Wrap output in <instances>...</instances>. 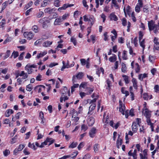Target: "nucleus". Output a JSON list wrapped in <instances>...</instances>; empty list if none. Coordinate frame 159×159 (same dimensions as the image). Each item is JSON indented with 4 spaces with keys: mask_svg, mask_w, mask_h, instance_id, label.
Returning a JSON list of instances; mask_svg holds the SVG:
<instances>
[{
    "mask_svg": "<svg viewBox=\"0 0 159 159\" xmlns=\"http://www.w3.org/2000/svg\"><path fill=\"white\" fill-rule=\"evenodd\" d=\"M132 81L133 83V86L136 89H137V81L136 79L133 78Z\"/></svg>",
    "mask_w": 159,
    "mask_h": 159,
    "instance_id": "12",
    "label": "nucleus"
},
{
    "mask_svg": "<svg viewBox=\"0 0 159 159\" xmlns=\"http://www.w3.org/2000/svg\"><path fill=\"white\" fill-rule=\"evenodd\" d=\"M113 56L109 58V60L111 62H114L116 60V56L113 54Z\"/></svg>",
    "mask_w": 159,
    "mask_h": 159,
    "instance_id": "16",
    "label": "nucleus"
},
{
    "mask_svg": "<svg viewBox=\"0 0 159 159\" xmlns=\"http://www.w3.org/2000/svg\"><path fill=\"white\" fill-rule=\"evenodd\" d=\"M32 30L35 32H38V27L36 25H34L32 28Z\"/></svg>",
    "mask_w": 159,
    "mask_h": 159,
    "instance_id": "63",
    "label": "nucleus"
},
{
    "mask_svg": "<svg viewBox=\"0 0 159 159\" xmlns=\"http://www.w3.org/2000/svg\"><path fill=\"white\" fill-rule=\"evenodd\" d=\"M138 3L137 5H138L139 6H140V7H142L143 5V0H138Z\"/></svg>",
    "mask_w": 159,
    "mask_h": 159,
    "instance_id": "62",
    "label": "nucleus"
},
{
    "mask_svg": "<svg viewBox=\"0 0 159 159\" xmlns=\"http://www.w3.org/2000/svg\"><path fill=\"white\" fill-rule=\"evenodd\" d=\"M80 61L82 65L84 66L86 64L87 61L84 59H81Z\"/></svg>",
    "mask_w": 159,
    "mask_h": 159,
    "instance_id": "54",
    "label": "nucleus"
},
{
    "mask_svg": "<svg viewBox=\"0 0 159 159\" xmlns=\"http://www.w3.org/2000/svg\"><path fill=\"white\" fill-rule=\"evenodd\" d=\"M48 4V0H44L43 1V2L42 3L41 6V7H44L47 6Z\"/></svg>",
    "mask_w": 159,
    "mask_h": 159,
    "instance_id": "33",
    "label": "nucleus"
},
{
    "mask_svg": "<svg viewBox=\"0 0 159 159\" xmlns=\"http://www.w3.org/2000/svg\"><path fill=\"white\" fill-rule=\"evenodd\" d=\"M87 86V83L85 82H82L80 85V88H83L84 89L85 88V87Z\"/></svg>",
    "mask_w": 159,
    "mask_h": 159,
    "instance_id": "38",
    "label": "nucleus"
},
{
    "mask_svg": "<svg viewBox=\"0 0 159 159\" xmlns=\"http://www.w3.org/2000/svg\"><path fill=\"white\" fill-rule=\"evenodd\" d=\"M91 155L90 154L87 153L83 157V159H90Z\"/></svg>",
    "mask_w": 159,
    "mask_h": 159,
    "instance_id": "52",
    "label": "nucleus"
},
{
    "mask_svg": "<svg viewBox=\"0 0 159 159\" xmlns=\"http://www.w3.org/2000/svg\"><path fill=\"white\" fill-rule=\"evenodd\" d=\"M11 54V51L9 50H7L6 53L4 57V59H5L8 57Z\"/></svg>",
    "mask_w": 159,
    "mask_h": 159,
    "instance_id": "36",
    "label": "nucleus"
},
{
    "mask_svg": "<svg viewBox=\"0 0 159 159\" xmlns=\"http://www.w3.org/2000/svg\"><path fill=\"white\" fill-rule=\"evenodd\" d=\"M44 15V13L43 12L41 11L38 13H37L36 14V16L38 18H40L42 16H43Z\"/></svg>",
    "mask_w": 159,
    "mask_h": 159,
    "instance_id": "37",
    "label": "nucleus"
},
{
    "mask_svg": "<svg viewBox=\"0 0 159 159\" xmlns=\"http://www.w3.org/2000/svg\"><path fill=\"white\" fill-rule=\"evenodd\" d=\"M77 145V142L74 143L73 142L69 146V148H73L76 147Z\"/></svg>",
    "mask_w": 159,
    "mask_h": 159,
    "instance_id": "29",
    "label": "nucleus"
},
{
    "mask_svg": "<svg viewBox=\"0 0 159 159\" xmlns=\"http://www.w3.org/2000/svg\"><path fill=\"white\" fill-rule=\"evenodd\" d=\"M28 146L29 148L33 149L34 150H35L37 149V148H35L34 143L31 144L30 142H29L28 144Z\"/></svg>",
    "mask_w": 159,
    "mask_h": 159,
    "instance_id": "30",
    "label": "nucleus"
},
{
    "mask_svg": "<svg viewBox=\"0 0 159 159\" xmlns=\"http://www.w3.org/2000/svg\"><path fill=\"white\" fill-rule=\"evenodd\" d=\"M89 21L91 22L90 25L91 26L93 24L95 21V19L94 17L93 16H90L89 19Z\"/></svg>",
    "mask_w": 159,
    "mask_h": 159,
    "instance_id": "18",
    "label": "nucleus"
},
{
    "mask_svg": "<svg viewBox=\"0 0 159 159\" xmlns=\"http://www.w3.org/2000/svg\"><path fill=\"white\" fill-rule=\"evenodd\" d=\"M37 67V66L34 65H30L29 64H28L26 65L25 66V69H27V68H36Z\"/></svg>",
    "mask_w": 159,
    "mask_h": 159,
    "instance_id": "28",
    "label": "nucleus"
},
{
    "mask_svg": "<svg viewBox=\"0 0 159 159\" xmlns=\"http://www.w3.org/2000/svg\"><path fill=\"white\" fill-rule=\"evenodd\" d=\"M154 47L155 49L157 50H159V43H157L155 44Z\"/></svg>",
    "mask_w": 159,
    "mask_h": 159,
    "instance_id": "64",
    "label": "nucleus"
},
{
    "mask_svg": "<svg viewBox=\"0 0 159 159\" xmlns=\"http://www.w3.org/2000/svg\"><path fill=\"white\" fill-rule=\"evenodd\" d=\"M33 2L31 1H30L27 5H25L24 8V9L25 10H26L29 7H30L33 4Z\"/></svg>",
    "mask_w": 159,
    "mask_h": 159,
    "instance_id": "26",
    "label": "nucleus"
},
{
    "mask_svg": "<svg viewBox=\"0 0 159 159\" xmlns=\"http://www.w3.org/2000/svg\"><path fill=\"white\" fill-rule=\"evenodd\" d=\"M148 25L150 31L154 30L156 26L155 25V22L153 20L148 21Z\"/></svg>",
    "mask_w": 159,
    "mask_h": 159,
    "instance_id": "2",
    "label": "nucleus"
},
{
    "mask_svg": "<svg viewBox=\"0 0 159 159\" xmlns=\"http://www.w3.org/2000/svg\"><path fill=\"white\" fill-rule=\"evenodd\" d=\"M25 144H20L19 145V147L17 149L19 150V151H20L25 148Z\"/></svg>",
    "mask_w": 159,
    "mask_h": 159,
    "instance_id": "44",
    "label": "nucleus"
},
{
    "mask_svg": "<svg viewBox=\"0 0 159 159\" xmlns=\"http://www.w3.org/2000/svg\"><path fill=\"white\" fill-rule=\"evenodd\" d=\"M32 85L31 84H29V85L26 86V90L29 91H30L32 89Z\"/></svg>",
    "mask_w": 159,
    "mask_h": 159,
    "instance_id": "41",
    "label": "nucleus"
},
{
    "mask_svg": "<svg viewBox=\"0 0 159 159\" xmlns=\"http://www.w3.org/2000/svg\"><path fill=\"white\" fill-rule=\"evenodd\" d=\"M70 40L71 42H72L73 43L75 46L76 45L77 42L75 39L71 38Z\"/></svg>",
    "mask_w": 159,
    "mask_h": 159,
    "instance_id": "59",
    "label": "nucleus"
},
{
    "mask_svg": "<svg viewBox=\"0 0 159 159\" xmlns=\"http://www.w3.org/2000/svg\"><path fill=\"white\" fill-rule=\"evenodd\" d=\"M121 66L122 67L121 70L122 72L124 73L125 72L127 69L126 64L122 62L121 63Z\"/></svg>",
    "mask_w": 159,
    "mask_h": 159,
    "instance_id": "15",
    "label": "nucleus"
},
{
    "mask_svg": "<svg viewBox=\"0 0 159 159\" xmlns=\"http://www.w3.org/2000/svg\"><path fill=\"white\" fill-rule=\"evenodd\" d=\"M125 104L123 106L122 102L121 100L119 101V111L123 115L125 114Z\"/></svg>",
    "mask_w": 159,
    "mask_h": 159,
    "instance_id": "1",
    "label": "nucleus"
},
{
    "mask_svg": "<svg viewBox=\"0 0 159 159\" xmlns=\"http://www.w3.org/2000/svg\"><path fill=\"white\" fill-rule=\"evenodd\" d=\"M22 114V113L21 112H19L16 113V115L15 116V117L16 119H18L19 118L20 116H21Z\"/></svg>",
    "mask_w": 159,
    "mask_h": 159,
    "instance_id": "51",
    "label": "nucleus"
},
{
    "mask_svg": "<svg viewBox=\"0 0 159 159\" xmlns=\"http://www.w3.org/2000/svg\"><path fill=\"white\" fill-rule=\"evenodd\" d=\"M141 7L140 6H139L138 5H137L135 7V11L137 13H139L140 11V8Z\"/></svg>",
    "mask_w": 159,
    "mask_h": 159,
    "instance_id": "43",
    "label": "nucleus"
},
{
    "mask_svg": "<svg viewBox=\"0 0 159 159\" xmlns=\"http://www.w3.org/2000/svg\"><path fill=\"white\" fill-rule=\"evenodd\" d=\"M47 53V52H41L40 53H39L38 54L37 57L39 59L40 58L44 56H45V55H46Z\"/></svg>",
    "mask_w": 159,
    "mask_h": 159,
    "instance_id": "17",
    "label": "nucleus"
},
{
    "mask_svg": "<svg viewBox=\"0 0 159 159\" xmlns=\"http://www.w3.org/2000/svg\"><path fill=\"white\" fill-rule=\"evenodd\" d=\"M140 46L142 47L143 48V51L144 50V49H145V45H144V43H145V39H143L142 41H140Z\"/></svg>",
    "mask_w": 159,
    "mask_h": 159,
    "instance_id": "21",
    "label": "nucleus"
},
{
    "mask_svg": "<svg viewBox=\"0 0 159 159\" xmlns=\"http://www.w3.org/2000/svg\"><path fill=\"white\" fill-rule=\"evenodd\" d=\"M50 23V21L48 20H46L42 24L43 28L44 29H46L48 27L47 23Z\"/></svg>",
    "mask_w": 159,
    "mask_h": 159,
    "instance_id": "24",
    "label": "nucleus"
},
{
    "mask_svg": "<svg viewBox=\"0 0 159 159\" xmlns=\"http://www.w3.org/2000/svg\"><path fill=\"white\" fill-rule=\"evenodd\" d=\"M24 35L25 38L29 40L32 39L34 36L32 33L31 32H25L24 33Z\"/></svg>",
    "mask_w": 159,
    "mask_h": 159,
    "instance_id": "3",
    "label": "nucleus"
},
{
    "mask_svg": "<svg viewBox=\"0 0 159 159\" xmlns=\"http://www.w3.org/2000/svg\"><path fill=\"white\" fill-rule=\"evenodd\" d=\"M127 51L125 50H124L123 54H122V58L123 60H126L127 59Z\"/></svg>",
    "mask_w": 159,
    "mask_h": 159,
    "instance_id": "25",
    "label": "nucleus"
},
{
    "mask_svg": "<svg viewBox=\"0 0 159 159\" xmlns=\"http://www.w3.org/2000/svg\"><path fill=\"white\" fill-rule=\"evenodd\" d=\"M120 135H119L118 139L116 141V147L118 148H120L119 145H122L123 143L122 139L120 138Z\"/></svg>",
    "mask_w": 159,
    "mask_h": 159,
    "instance_id": "8",
    "label": "nucleus"
},
{
    "mask_svg": "<svg viewBox=\"0 0 159 159\" xmlns=\"http://www.w3.org/2000/svg\"><path fill=\"white\" fill-rule=\"evenodd\" d=\"M78 152V151H76V152H73V154H72L70 155L72 159L75 158V157L77 156Z\"/></svg>",
    "mask_w": 159,
    "mask_h": 159,
    "instance_id": "56",
    "label": "nucleus"
},
{
    "mask_svg": "<svg viewBox=\"0 0 159 159\" xmlns=\"http://www.w3.org/2000/svg\"><path fill=\"white\" fill-rule=\"evenodd\" d=\"M84 146L83 142L80 143L78 146V148L79 150H80Z\"/></svg>",
    "mask_w": 159,
    "mask_h": 159,
    "instance_id": "47",
    "label": "nucleus"
},
{
    "mask_svg": "<svg viewBox=\"0 0 159 159\" xmlns=\"http://www.w3.org/2000/svg\"><path fill=\"white\" fill-rule=\"evenodd\" d=\"M66 8H67L66 4H65L63 5L62 7L59 8L58 9V11L61 12L62 10H65Z\"/></svg>",
    "mask_w": 159,
    "mask_h": 159,
    "instance_id": "27",
    "label": "nucleus"
},
{
    "mask_svg": "<svg viewBox=\"0 0 159 159\" xmlns=\"http://www.w3.org/2000/svg\"><path fill=\"white\" fill-rule=\"evenodd\" d=\"M118 42L121 43H124V38L122 37L119 38L118 39Z\"/></svg>",
    "mask_w": 159,
    "mask_h": 159,
    "instance_id": "60",
    "label": "nucleus"
},
{
    "mask_svg": "<svg viewBox=\"0 0 159 159\" xmlns=\"http://www.w3.org/2000/svg\"><path fill=\"white\" fill-rule=\"evenodd\" d=\"M115 12H113L110 14L109 17L110 20L117 21L118 20V17L115 15Z\"/></svg>",
    "mask_w": 159,
    "mask_h": 159,
    "instance_id": "5",
    "label": "nucleus"
},
{
    "mask_svg": "<svg viewBox=\"0 0 159 159\" xmlns=\"http://www.w3.org/2000/svg\"><path fill=\"white\" fill-rule=\"evenodd\" d=\"M52 43V42L46 41L43 43V45L44 47H48L50 46Z\"/></svg>",
    "mask_w": 159,
    "mask_h": 159,
    "instance_id": "11",
    "label": "nucleus"
},
{
    "mask_svg": "<svg viewBox=\"0 0 159 159\" xmlns=\"http://www.w3.org/2000/svg\"><path fill=\"white\" fill-rule=\"evenodd\" d=\"M144 115L146 117V118H150L151 117V114L149 113V111H145L144 113Z\"/></svg>",
    "mask_w": 159,
    "mask_h": 159,
    "instance_id": "22",
    "label": "nucleus"
},
{
    "mask_svg": "<svg viewBox=\"0 0 159 159\" xmlns=\"http://www.w3.org/2000/svg\"><path fill=\"white\" fill-rule=\"evenodd\" d=\"M107 32H105L103 34V35L104 36V40L105 41L108 40V36H107Z\"/></svg>",
    "mask_w": 159,
    "mask_h": 159,
    "instance_id": "53",
    "label": "nucleus"
},
{
    "mask_svg": "<svg viewBox=\"0 0 159 159\" xmlns=\"http://www.w3.org/2000/svg\"><path fill=\"white\" fill-rule=\"evenodd\" d=\"M79 86V84H74V85L71 87V92L72 93L75 91V88H78Z\"/></svg>",
    "mask_w": 159,
    "mask_h": 159,
    "instance_id": "23",
    "label": "nucleus"
},
{
    "mask_svg": "<svg viewBox=\"0 0 159 159\" xmlns=\"http://www.w3.org/2000/svg\"><path fill=\"white\" fill-rule=\"evenodd\" d=\"M62 88L61 90V92L62 94L61 95L63 96L64 94H66L67 93H68L69 96H70V89H68L65 86L63 87Z\"/></svg>",
    "mask_w": 159,
    "mask_h": 159,
    "instance_id": "4",
    "label": "nucleus"
},
{
    "mask_svg": "<svg viewBox=\"0 0 159 159\" xmlns=\"http://www.w3.org/2000/svg\"><path fill=\"white\" fill-rule=\"evenodd\" d=\"M60 0H55L54 2V5L56 7H58L60 6Z\"/></svg>",
    "mask_w": 159,
    "mask_h": 159,
    "instance_id": "32",
    "label": "nucleus"
},
{
    "mask_svg": "<svg viewBox=\"0 0 159 159\" xmlns=\"http://www.w3.org/2000/svg\"><path fill=\"white\" fill-rule=\"evenodd\" d=\"M121 21L122 24L123 26H125L127 25V20L125 18H123L122 19Z\"/></svg>",
    "mask_w": 159,
    "mask_h": 159,
    "instance_id": "34",
    "label": "nucleus"
},
{
    "mask_svg": "<svg viewBox=\"0 0 159 159\" xmlns=\"http://www.w3.org/2000/svg\"><path fill=\"white\" fill-rule=\"evenodd\" d=\"M81 128V129L84 130V131L88 129V127L84 124L82 125Z\"/></svg>",
    "mask_w": 159,
    "mask_h": 159,
    "instance_id": "58",
    "label": "nucleus"
},
{
    "mask_svg": "<svg viewBox=\"0 0 159 159\" xmlns=\"http://www.w3.org/2000/svg\"><path fill=\"white\" fill-rule=\"evenodd\" d=\"M84 76L83 73L82 72H79L75 76L77 79H81Z\"/></svg>",
    "mask_w": 159,
    "mask_h": 159,
    "instance_id": "14",
    "label": "nucleus"
},
{
    "mask_svg": "<svg viewBox=\"0 0 159 159\" xmlns=\"http://www.w3.org/2000/svg\"><path fill=\"white\" fill-rule=\"evenodd\" d=\"M146 122L148 125H151L154 124V123L151 122L150 118H147Z\"/></svg>",
    "mask_w": 159,
    "mask_h": 159,
    "instance_id": "48",
    "label": "nucleus"
},
{
    "mask_svg": "<svg viewBox=\"0 0 159 159\" xmlns=\"http://www.w3.org/2000/svg\"><path fill=\"white\" fill-rule=\"evenodd\" d=\"M135 65L137 67L135 69L136 72L137 73H138L140 71V67L138 63H136L135 64Z\"/></svg>",
    "mask_w": 159,
    "mask_h": 159,
    "instance_id": "39",
    "label": "nucleus"
},
{
    "mask_svg": "<svg viewBox=\"0 0 159 159\" xmlns=\"http://www.w3.org/2000/svg\"><path fill=\"white\" fill-rule=\"evenodd\" d=\"M6 23V20L5 19H3L2 20L1 22L0 23V27H4V25H5Z\"/></svg>",
    "mask_w": 159,
    "mask_h": 159,
    "instance_id": "40",
    "label": "nucleus"
},
{
    "mask_svg": "<svg viewBox=\"0 0 159 159\" xmlns=\"http://www.w3.org/2000/svg\"><path fill=\"white\" fill-rule=\"evenodd\" d=\"M96 129L93 127L90 130L89 132V135L91 138H93L95 136V134H96Z\"/></svg>",
    "mask_w": 159,
    "mask_h": 159,
    "instance_id": "6",
    "label": "nucleus"
},
{
    "mask_svg": "<svg viewBox=\"0 0 159 159\" xmlns=\"http://www.w3.org/2000/svg\"><path fill=\"white\" fill-rule=\"evenodd\" d=\"M138 129V126L136 123L135 122H133L132 125V131L134 132L135 133L137 132Z\"/></svg>",
    "mask_w": 159,
    "mask_h": 159,
    "instance_id": "9",
    "label": "nucleus"
},
{
    "mask_svg": "<svg viewBox=\"0 0 159 159\" xmlns=\"http://www.w3.org/2000/svg\"><path fill=\"white\" fill-rule=\"evenodd\" d=\"M139 42L141 41V40L143 39V33L142 31H140L139 32Z\"/></svg>",
    "mask_w": 159,
    "mask_h": 159,
    "instance_id": "46",
    "label": "nucleus"
},
{
    "mask_svg": "<svg viewBox=\"0 0 159 159\" xmlns=\"http://www.w3.org/2000/svg\"><path fill=\"white\" fill-rule=\"evenodd\" d=\"M25 54V52H23L21 53L19 56V57H18V59L20 60H21L23 59V55Z\"/></svg>",
    "mask_w": 159,
    "mask_h": 159,
    "instance_id": "61",
    "label": "nucleus"
},
{
    "mask_svg": "<svg viewBox=\"0 0 159 159\" xmlns=\"http://www.w3.org/2000/svg\"><path fill=\"white\" fill-rule=\"evenodd\" d=\"M131 17L132 19L134 22H135L136 21V19L135 17L134 16V12H132L131 14Z\"/></svg>",
    "mask_w": 159,
    "mask_h": 159,
    "instance_id": "57",
    "label": "nucleus"
},
{
    "mask_svg": "<svg viewBox=\"0 0 159 159\" xmlns=\"http://www.w3.org/2000/svg\"><path fill=\"white\" fill-rule=\"evenodd\" d=\"M13 56L14 58H16L19 56V53L18 52H15V51H13L12 54L10 57V58H11L12 56Z\"/></svg>",
    "mask_w": 159,
    "mask_h": 159,
    "instance_id": "20",
    "label": "nucleus"
},
{
    "mask_svg": "<svg viewBox=\"0 0 159 159\" xmlns=\"http://www.w3.org/2000/svg\"><path fill=\"white\" fill-rule=\"evenodd\" d=\"M61 17L59 18H57L55 19V22H54V24L55 25H58L59 23L63 21Z\"/></svg>",
    "mask_w": 159,
    "mask_h": 159,
    "instance_id": "10",
    "label": "nucleus"
},
{
    "mask_svg": "<svg viewBox=\"0 0 159 159\" xmlns=\"http://www.w3.org/2000/svg\"><path fill=\"white\" fill-rule=\"evenodd\" d=\"M149 10L148 6H144L143 8V11L144 12L148 13V12Z\"/></svg>",
    "mask_w": 159,
    "mask_h": 159,
    "instance_id": "45",
    "label": "nucleus"
},
{
    "mask_svg": "<svg viewBox=\"0 0 159 159\" xmlns=\"http://www.w3.org/2000/svg\"><path fill=\"white\" fill-rule=\"evenodd\" d=\"M13 113V111L12 109H8L6 111L5 116L6 117H8L10 116V114H12Z\"/></svg>",
    "mask_w": 159,
    "mask_h": 159,
    "instance_id": "13",
    "label": "nucleus"
},
{
    "mask_svg": "<svg viewBox=\"0 0 159 159\" xmlns=\"http://www.w3.org/2000/svg\"><path fill=\"white\" fill-rule=\"evenodd\" d=\"M122 77L124 78V80L126 84H128L129 83V80L128 76L126 75H122Z\"/></svg>",
    "mask_w": 159,
    "mask_h": 159,
    "instance_id": "31",
    "label": "nucleus"
},
{
    "mask_svg": "<svg viewBox=\"0 0 159 159\" xmlns=\"http://www.w3.org/2000/svg\"><path fill=\"white\" fill-rule=\"evenodd\" d=\"M125 89V88L124 87H123L121 89V92L123 94H125V96L127 97L128 95H129V92L127 91H124V89Z\"/></svg>",
    "mask_w": 159,
    "mask_h": 159,
    "instance_id": "19",
    "label": "nucleus"
},
{
    "mask_svg": "<svg viewBox=\"0 0 159 159\" xmlns=\"http://www.w3.org/2000/svg\"><path fill=\"white\" fill-rule=\"evenodd\" d=\"M10 151L8 149H6L3 151V154L5 156H7L10 154Z\"/></svg>",
    "mask_w": 159,
    "mask_h": 159,
    "instance_id": "35",
    "label": "nucleus"
},
{
    "mask_svg": "<svg viewBox=\"0 0 159 159\" xmlns=\"http://www.w3.org/2000/svg\"><path fill=\"white\" fill-rule=\"evenodd\" d=\"M62 64H63V66L61 69V71L63 70L64 69H65V68H68V67L67 66H65V62L64 61H62Z\"/></svg>",
    "mask_w": 159,
    "mask_h": 159,
    "instance_id": "49",
    "label": "nucleus"
},
{
    "mask_svg": "<svg viewBox=\"0 0 159 159\" xmlns=\"http://www.w3.org/2000/svg\"><path fill=\"white\" fill-rule=\"evenodd\" d=\"M17 139V135L15 136L13 138L11 139V143L13 144L16 142V140Z\"/></svg>",
    "mask_w": 159,
    "mask_h": 159,
    "instance_id": "50",
    "label": "nucleus"
},
{
    "mask_svg": "<svg viewBox=\"0 0 159 159\" xmlns=\"http://www.w3.org/2000/svg\"><path fill=\"white\" fill-rule=\"evenodd\" d=\"M7 5V2H5L3 3L2 4L1 11H2L6 8Z\"/></svg>",
    "mask_w": 159,
    "mask_h": 159,
    "instance_id": "42",
    "label": "nucleus"
},
{
    "mask_svg": "<svg viewBox=\"0 0 159 159\" xmlns=\"http://www.w3.org/2000/svg\"><path fill=\"white\" fill-rule=\"evenodd\" d=\"M95 122V119L94 117H91L89 118L88 120V124L89 126H92Z\"/></svg>",
    "mask_w": 159,
    "mask_h": 159,
    "instance_id": "7",
    "label": "nucleus"
},
{
    "mask_svg": "<svg viewBox=\"0 0 159 159\" xmlns=\"http://www.w3.org/2000/svg\"><path fill=\"white\" fill-rule=\"evenodd\" d=\"M86 89L89 90V93H87V94H90L93 91L94 89L93 88H90L87 87Z\"/></svg>",
    "mask_w": 159,
    "mask_h": 159,
    "instance_id": "55",
    "label": "nucleus"
}]
</instances>
